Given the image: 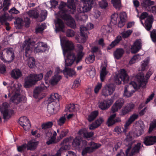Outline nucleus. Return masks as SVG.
Segmentation results:
<instances>
[{"instance_id": "f257e3e1", "label": "nucleus", "mask_w": 156, "mask_h": 156, "mask_svg": "<svg viewBox=\"0 0 156 156\" xmlns=\"http://www.w3.org/2000/svg\"><path fill=\"white\" fill-rule=\"evenodd\" d=\"M76 0H69L67 2L68 7L70 9L69 11L66 10V4L63 2H61L59 7V11L57 14H55L56 19L54 21L55 26V31L56 32L62 31L64 32L65 25L62 21L59 18V17L63 19L66 21L68 26L74 28L76 26L74 19L69 15V13H73L75 11Z\"/></svg>"}, {"instance_id": "f03ea898", "label": "nucleus", "mask_w": 156, "mask_h": 156, "mask_svg": "<svg viewBox=\"0 0 156 156\" xmlns=\"http://www.w3.org/2000/svg\"><path fill=\"white\" fill-rule=\"evenodd\" d=\"M60 39L65 66H70L76 59L75 54L72 51L74 49V45L72 41L66 40L65 37H60Z\"/></svg>"}, {"instance_id": "7ed1b4c3", "label": "nucleus", "mask_w": 156, "mask_h": 156, "mask_svg": "<svg viewBox=\"0 0 156 156\" xmlns=\"http://www.w3.org/2000/svg\"><path fill=\"white\" fill-rule=\"evenodd\" d=\"M135 80L138 82L137 83L135 82H132L128 85L125 87L123 95L125 97L128 98L132 95L134 92L133 90H131L133 87L137 89L140 86L143 88L146 87L147 81L144 78V74L143 73L138 74L135 77Z\"/></svg>"}, {"instance_id": "20e7f679", "label": "nucleus", "mask_w": 156, "mask_h": 156, "mask_svg": "<svg viewBox=\"0 0 156 156\" xmlns=\"http://www.w3.org/2000/svg\"><path fill=\"white\" fill-rule=\"evenodd\" d=\"M35 44L34 42L28 38L25 40L22 45L23 49L25 51V55L24 58L27 60L28 66L30 68H33L35 66L34 58L30 56Z\"/></svg>"}, {"instance_id": "39448f33", "label": "nucleus", "mask_w": 156, "mask_h": 156, "mask_svg": "<svg viewBox=\"0 0 156 156\" xmlns=\"http://www.w3.org/2000/svg\"><path fill=\"white\" fill-rule=\"evenodd\" d=\"M81 1L83 3V6L77 9L78 13L75 15V18L78 21H85L87 19V16L82 13L90 11L91 9L93 3V0H81Z\"/></svg>"}, {"instance_id": "423d86ee", "label": "nucleus", "mask_w": 156, "mask_h": 156, "mask_svg": "<svg viewBox=\"0 0 156 156\" xmlns=\"http://www.w3.org/2000/svg\"><path fill=\"white\" fill-rule=\"evenodd\" d=\"M53 73V71L51 70L47 71L44 77L45 84H41L40 86L36 88L34 90L33 95L35 98H38L39 99H41L43 98L42 96V90L48 87L49 85V78L52 75Z\"/></svg>"}, {"instance_id": "0eeeda50", "label": "nucleus", "mask_w": 156, "mask_h": 156, "mask_svg": "<svg viewBox=\"0 0 156 156\" xmlns=\"http://www.w3.org/2000/svg\"><path fill=\"white\" fill-rule=\"evenodd\" d=\"M21 87V85L19 83L15 84L13 87H11V90L9 91L8 94L9 97L10 96V92H12V96L10 101L12 102L15 104H18L22 100L25 98L24 97L22 96L20 94V91Z\"/></svg>"}, {"instance_id": "6e6552de", "label": "nucleus", "mask_w": 156, "mask_h": 156, "mask_svg": "<svg viewBox=\"0 0 156 156\" xmlns=\"http://www.w3.org/2000/svg\"><path fill=\"white\" fill-rule=\"evenodd\" d=\"M140 22L147 30H149L151 27L154 18L152 15H149L147 12L142 13L140 16Z\"/></svg>"}, {"instance_id": "1a4fd4ad", "label": "nucleus", "mask_w": 156, "mask_h": 156, "mask_svg": "<svg viewBox=\"0 0 156 156\" xmlns=\"http://www.w3.org/2000/svg\"><path fill=\"white\" fill-rule=\"evenodd\" d=\"M43 77L42 73L30 74L26 78L24 86L26 88L29 87L34 84L36 82L42 79Z\"/></svg>"}, {"instance_id": "9d476101", "label": "nucleus", "mask_w": 156, "mask_h": 156, "mask_svg": "<svg viewBox=\"0 0 156 156\" xmlns=\"http://www.w3.org/2000/svg\"><path fill=\"white\" fill-rule=\"evenodd\" d=\"M129 79L126 70L123 69H121L116 74L115 76L114 77V82L117 84H120L122 81L124 82H127Z\"/></svg>"}, {"instance_id": "9b49d317", "label": "nucleus", "mask_w": 156, "mask_h": 156, "mask_svg": "<svg viewBox=\"0 0 156 156\" xmlns=\"http://www.w3.org/2000/svg\"><path fill=\"white\" fill-rule=\"evenodd\" d=\"M6 53V56L8 60L6 61L3 57V52H1L0 53V58L3 62L6 63H10L12 62L14 58V52L13 49L12 48H7L5 49L4 50Z\"/></svg>"}, {"instance_id": "f8f14e48", "label": "nucleus", "mask_w": 156, "mask_h": 156, "mask_svg": "<svg viewBox=\"0 0 156 156\" xmlns=\"http://www.w3.org/2000/svg\"><path fill=\"white\" fill-rule=\"evenodd\" d=\"M89 147H87L84 148L82 151V155L85 156L87 153H90L94 151L96 149L100 147L101 145L97 144L94 142L90 143L88 144Z\"/></svg>"}, {"instance_id": "ddd939ff", "label": "nucleus", "mask_w": 156, "mask_h": 156, "mask_svg": "<svg viewBox=\"0 0 156 156\" xmlns=\"http://www.w3.org/2000/svg\"><path fill=\"white\" fill-rule=\"evenodd\" d=\"M115 86L112 83L106 84L102 90V94L105 96H108L112 94L115 90Z\"/></svg>"}, {"instance_id": "4468645a", "label": "nucleus", "mask_w": 156, "mask_h": 156, "mask_svg": "<svg viewBox=\"0 0 156 156\" xmlns=\"http://www.w3.org/2000/svg\"><path fill=\"white\" fill-rule=\"evenodd\" d=\"M136 125L138 127H140V129L136 130V131H134L133 133L132 132H129L127 135H130L132 137V135L134 137H138L143 134L144 126L143 122L141 120H139L136 122Z\"/></svg>"}, {"instance_id": "2eb2a0df", "label": "nucleus", "mask_w": 156, "mask_h": 156, "mask_svg": "<svg viewBox=\"0 0 156 156\" xmlns=\"http://www.w3.org/2000/svg\"><path fill=\"white\" fill-rule=\"evenodd\" d=\"M59 103L49 102L47 106V111L49 115L56 113L59 109Z\"/></svg>"}, {"instance_id": "dca6fc26", "label": "nucleus", "mask_w": 156, "mask_h": 156, "mask_svg": "<svg viewBox=\"0 0 156 156\" xmlns=\"http://www.w3.org/2000/svg\"><path fill=\"white\" fill-rule=\"evenodd\" d=\"M19 122L23 129L26 131L28 130L30 128L31 125L30 121L26 116H22L20 118Z\"/></svg>"}, {"instance_id": "f3484780", "label": "nucleus", "mask_w": 156, "mask_h": 156, "mask_svg": "<svg viewBox=\"0 0 156 156\" xmlns=\"http://www.w3.org/2000/svg\"><path fill=\"white\" fill-rule=\"evenodd\" d=\"M115 99V97H112L110 99L105 100L99 102L98 106L102 110H105L108 108L113 103Z\"/></svg>"}, {"instance_id": "a211bd4d", "label": "nucleus", "mask_w": 156, "mask_h": 156, "mask_svg": "<svg viewBox=\"0 0 156 156\" xmlns=\"http://www.w3.org/2000/svg\"><path fill=\"white\" fill-rule=\"evenodd\" d=\"M8 105L6 102L4 103L2 105L1 108V113L5 119H9L11 116V112L8 109Z\"/></svg>"}, {"instance_id": "6ab92c4d", "label": "nucleus", "mask_w": 156, "mask_h": 156, "mask_svg": "<svg viewBox=\"0 0 156 156\" xmlns=\"http://www.w3.org/2000/svg\"><path fill=\"white\" fill-rule=\"evenodd\" d=\"M46 134L47 136H50L46 142L48 145L55 143L57 142L56 140L57 133L55 131L53 130L49 131L46 133Z\"/></svg>"}, {"instance_id": "aec40b11", "label": "nucleus", "mask_w": 156, "mask_h": 156, "mask_svg": "<svg viewBox=\"0 0 156 156\" xmlns=\"http://www.w3.org/2000/svg\"><path fill=\"white\" fill-rule=\"evenodd\" d=\"M133 138L130 135H127L126 138L124 140L125 144H128L129 146L128 147L126 151V156H132L133 154H132V149L131 148V145L132 142L131 140Z\"/></svg>"}, {"instance_id": "412c9836", "label": "nucleus", "mask_w": 156, "mask_h": 156, "mask_svg": "<svg viewBox=\"0 0 156 156\" xmlns=\"http://www.w3.org/2000/svg\"><path fill=\"white\" fill-rule=\"evenodd\" d=\"M124 103V100L122 98H119L116 101L112 108V112H115L120 109Z\"/></svg>"}, {"instance_id": "4be33fe9", "label": "nucleus", "mask_w": 156, "mask_h": 156, "mask_svg": "<svg viewBox=\"0 0 156 156\" xmlns=\"http://www.w3.org/2000/svg\"><path fill=\"white\" fill-rule=\"evenodd\" d=\"M36 45L34 51L35 53L42 52L48 49L47 45L43 42L38 43Z\"/></svg>"}, {"instance_id": "5701e85b", "label": "nucleus", "mask_w": 156, "mask_h": 156, "mask_svg": "<svg viewBox=\"0 0 156 156\" xmlns=\"http://www.w3.org/2000/svg\"><path fill=\"white\" fill-rule=\"evenodd\" d=\"M80 38L76 36L75 39L78 42L84 43L86 42L88 38V36L87 34L85 32V31L83 30L82 27H80Z\"/></svg>"}, {"instance_id": "b1692460", "label": "nucleus", "mask_w": 156, "mask_h": 156, "mask_svg": "<svg viewBox=\"0 0 156 156\" xmlns=\"http://www.w3.org/2000/svg\"><path fill=\"white\" fill-rule=\"evenodd\" d=\"M107 64L106 62H104L102 63L100 68V77L101 81L104 80L105 76L108 73V72L106 69Z\"/></svg>"}, {"instance_id": "393cba45", "label": "nucleus", "mask_w": 156, "mask_h": 156, "mask_svg": "<svg viewBox=\"0 0 156 156\" xmlns=\"http://www.w3.org/2000/svg\"><path fill=\"white\" fill-rule=\"evenodd\" d=\"M142 46L141 39L136 40L131 48V52L133 53H136L141 48Z\"/></svg>"}, {"instance_id": "a878e982", "label": "nucleus", "mask_w": 156, "mask_h": 156, "mask_svg": "<svg viewBox=\"0 0 156 156\" xmlns=\"http://www.w3.org/2000/svg\"><path fill=\"white\" fill-rule=\"evenodd\" d=\"M104 121V118L102 117H100L89 126V128L90 130L94 129L100 126Z\"/></svg>"}, {"instance_id": "bb28decb", "label": "nucleus", "mask_w": 156, "mask_h": 156, "mask_svg": "<svg viewBox=\"0 0 156 156\" xmlns=\"http://www.w3.org/2000/svg\"><path fill=\"white\" fill-rule=\"evenodd\" d=\"M144 143L147 146L151 145L156 143V136H147L144 139Z\"/></svg>"}, {"instance_id": "cd10ccee", "label": "nucleus", "mask_w": 156, "mask_h": 156, "mask_svg": "<svg viewBox=\"0 0 156 156\" xmlns=\"http://www.w3.org/2000/svg\"><path fill=\"white\" fill-rule=\"evenodd\" d=\"M134 105L132 103L127 105L124 108H123L121 112L120 113L121 116H124L129 112H131L134 109Z\"/></svg>"}, {"instance_id": "c85d7f7f", "label": "nucleus", "mask_w": 156, "mask_h": 156, "mask_svg": "<svg viewBox=\"0 0 156 156\" xmlns=\"http://www.w3.org/2000/svg\"><path fill=\"white\" fill-rule=\"evenodd\" d=\"M77 59L78 61H79L83 58L85 53L83 51V47L81 45L77 44Z\"/></svg>"}, {"instance_id": "c756f323", "label": "nucleus", "mask_w": 156, "mask_h": 156, "mask_svg": "<svg viewBox=\"0 0 156 156\" xmlns=\"http://www.w3.org/2000/svg\"><path fill=\"white\" fill-rule=\"evenodd\" d=\"M38 142L35 140H32L29 141L27 144V150H34L37 147Z\"/></svg>"}, {"instance_id": "7c9ffc66", "label": "nucleus", "mask_w": 156, "mask_h": 156, "mask_svg": "<svg viewBox=\"0 0 156 156\" xmlns=\"http://www.w3.org/2000/svg\"><path fill=\"white\" fill-rule=\"evenodd\" d=\"M127 19V15L125 12H122L120 14V20L119 21L118 25L119 27H122L125 23Z\"/></svg>"}, {"instance_id": "2f4dec72", "label": "nucleus", "mask_w": 156, "mask_h": 156, "mask_svg": "<svg viewBox=\"0 0 156 156\" xmlns=\"http://www.w3.org/2000/svg\"><path fill=\"white\" fill-rule=\"evenodd\" d=\"M13 18L12 16L9 17L8 13H5L1 16L0 17V21L2 24L5 23L6 25H8L9 23L6 22L7 20L11 21Z\"/></svg>"}, {"instance_id": "473e14b6", "label": "nucleus", "mask_w": 156, "mask_h": 156, "mask_svg": "<svg viewBox=\"0 0 156 156\" xmlns=\"http://www.w3.org/2000/svg\"><path fill=\"white\" fill-rule=\"evenodd\" d=\"M149 61L150 59L148 57L141 62V65L139 68L138 70L140 71H143L145 70L147 68Z\"/></svg>"}, {"instance_id": "72a5a7b5", "label": "nucleus", "mask_w": 156, "mask_h": 156, "mask_svg": "<svg viewBox=\"0 0 156 156\" xmlns=\"http://www.w3.org/2000/svg\"><path fill=\"white\" fill-rule=\"evenodd\" d=\"M64 74L66 75V77H67V76H73L76 75V72L72 69H68L66 68L63 71Z\"/></svg>"}, {"instance_id": "f704fd0d", "label": "nucleus", "mask_w": 156, "mask_h": 156, "mask_svg": "<svg viewBox=\"0 0 156 156\" xmlns=\"http://www.w3.org/2000/svg\"><path fill=\"white\" fill-rule=\"evenodd\" d=\"M79 135H83V136L86 138H89L92 137L94 135L92 132H88L85 129H81L78 132Z\"/></svg>"}, {"instance_id": "c9c22d12", "label": "nucleus", "mask_w": 156, "mask_h": 156, "mask_svg": "<svg viewBox=\"0 0 156 156\" xmlns=\"http://www.w3.org/2000/svg\"><path fill=\"white\" fill-rule=\"evenodd\" d=\"M62 76L60 75L54 74L52 78L50 80L49 82L52 85H55L60 80Z\"/></svg>"}, {"instance_id": "e433bc0d", "label": "nucleus", "mask_w": 156, "mask_h": 156, "mask_svg": "<svg viewBox=\"0 0 156 156\" xmlns=\"http://www.w3.org/2000/svg\"><path fill=\"white\" fill-rule=\"evenodd\" d=\"M11 75L12 78L17 79L21 76L22 73L20 69H15L12 70L11 73Z\"/></svg>"}, {"instance_id": "4c0bfd02", "label": "nucleus", "mask_w": 156, "mask_h": 156, "mask_svg": "<svg viewBox=\"0 0 156 156\" xmlns=\"http://www.w3.org/2000/svg\"><path fill=\"white\" fill-rule=\"evenodd\" d=\"M59 96L57 93H53L51 95L50 97L48 98V101L49 103L55 102L59 103Z\"/></svg>"}, {"instance_id": "58836bf2", "label": "nucleus", "mask_w": 156, "mask_h": 156, "mask_svg": "<svg viewBox=\"0 0 156 156\" xmlns=\"http://www.w3.org/2000/svg\"><path fill=\"white\" fill-rule=\"evenodd\" d=\"M77 105H75L73 104H70L68 105L66 107V112H72L77 111L79 110Z\"/></svg>"}, {"instance_id": "ea45409f", "label": "nucleus", "mask_w": 156, "mask_h": 156, "mask_svg": "<svg viewBox=\"0 0 156 156\" xmlns=\"http://www.w3.org/2000/svg\"><path fill=\"white\" fill-rule=\"evenodd\" d=\"M78 136L76 137L74 139L73 141L72 142V145L74 147H75L76 148H78L80 145L82 140L80 136Z\"/></svg>"}, {"instance_id": "a19ab883", "label": "nucleus", "mask_w": 156, "mask_h": 156, "mask_svg": "<svg viewBox=\"0 0 156 156\" xmlns=\"http://www.w3.org/2000/svg\"><path fill=\"white\" fill-rule=\"evenodd\" d=\"M124 51L122 48L117 49L114 53V55L115 58L116 59H119L122 56Z\"/></svg>"}, {"instance_id": "79ce46f5", "label": "nucleus", "mask_w": 156, "mask_h": 156, "mask_svg": "<svg viewBox=\"0 0 156 156\" xmlns=\"http://www.w3.org/2000/svg\"><path fill=\"white\" fill-rule=\"evenodd\" d=\"M122 40V37L120 36H118L108 46V49H110L115 46Z\"/></svg>"}, {"instance_id": "37998d69", "label": "nucleus", "mask_w": 156, "mask_h": 156, "mask_svg": "<svg viewBox=\"0 0 156 156\" xmlns=\"http://www.w3.org/2000/svg\"><path fill=\"white\" fill-rule=\"evenodd\" d=\"M141 4L142 5L145 7L147 10V8L148 9L150 5L154 4V2L150 0H143Z\"/></svg>"}, {"instance_id": "c03bdc74", "label": "nucleus", "mask_w": 156, "mask_h": 156, "mask_svg": "<svg viewBox=\"0 0 156 156\" xmlns=\"http://www.w3.org/2000/svg\"><path fill=\"white\" fill-rule=\"evenodd\" d=\"M98 112L97 111L92 112L88 116L87 119L88 121L90 122L94 120L98 115Z\"/></svg>"}, {"instance_id": "a18cd8bd", "label": "nucleus", "mask_w": 156, "mask_h": 156, "mask_svg": "<svg viewBox=\"0 0 156 156\" xmlns=\"http://www.w3.org/2000/svg\"><path fill=\"white\" fill-rule=\"evenodd\" d=\"M15 24V26L17 29H20L21 27L23 25V22L21 19L20 18H17L16 19V22H14Z\"/></svg>"}, {"instance_id": "49530a36", "label": "nucleus", "mask_w": 156, "mask_h": 156, "mask_svg": "<svg viewBox=\"0 0 156 156\" xmlns=\"http://www.w3.org/2000/svg\"><path fill=\"white\" fill-rule=\"evenodd\" d=\"M116 116L115 113H114L113 114L111 115L109 118L108 121V126H111L115 122V118Z\"/></svg>"}, {"instance_id": "de8ad7c7", "label": "nucleus", "mask_w": 156, "mask_h": 156, "mask_svg": "<svg viewBox=\"0 0 156 156\" xmlns=\"http://www.w3.org/2000/svg\"><path fill=\"white\" fill-rule=\"evenodd\" d=\"M111 2L116 9L119 10L121 7L120 0H112Z\"/></svg>"}, {"instance_id": "09e8293b", "label": "nucleus", "mask_w": 156, "mask_h": 156, "mask_svg": "<svg viewBox=\"0 0 156 156\" xmlns=\"http://www.w3.org/2000/svg\"><path fill=\"white\" fill-rule=\"evenodd\" d=\"M95 56L93 54L89 55L86 58L85 62L87 63L90 64L93 62L95 60Z\"/></svg>"}, {"instance_id": "8fccbe9b", "label": "nucleus", "mask_w": 156, "mask_h": 156, "mask_svg": "<svg viewBox=\"0 0 156 156\" xmlns=\"http://www.w3.org/2000/svg\"><path fill=\"white\" fill-rule=\"evenodd\" d=\"M156 103V99L155 100ZM156 129V119L152 121L150 124L149 129V133H151L153 130Z\"/></svg>"}, {"instance_id": "3c124183", "label": "nucleus", "mask_w": 156, "mask_h": 156, "mask_svg": "<svg viewBox=\"0 0 156 156\" xmlns=\"http://www.w3.org/2000/svg\"><path fill=\"white\" fill-rule=\"evenodd\" d=\"M28 15L30 17L37 18L38 16V12L36 9H34L29 11L28 12Z\"/></svg>"}, {"instance_id": "603ef678", "label": "nucleus", "mask_w": 156, "mask_h": 156, "mask_svg": "<svg viewBox=\"0 0 156 156\" xmlns=\"http://www.w3.org/2000/svg\"><path fill=\"white\" fill-rule=\"evenodd\" d=\"M112 30L111 28L108 26H104L102 27L101 31L105 35L109 33Z\"/></svg>"}, {"instance_id": "864d4df0", "label": "nucleus", "mask_w": 156, "mask_h": 156, "mask_svg": "<svg viewBox=\"0 0 156 156\" xmlns=\"http://www.w3.org/2000/svg\"><path fill=\"white\" fill-rule=\"evenodd\" d=\"M46 27L45 24H42L38 25L36 29V33H41L42 31L46 28Z\"/></svg>"}, {"instance_id": "5fc2aeb1", "label": "nucleus", "mask_w": 156, "mask_h": 156, "mask_svg": "<svg viewBox=\"0 0 156 156\" xmlns=\"http://www.w3.org/2000/svg\"><path fill=\"white\" fill-rule=\"evenodd\" d=\"M133 32L132 30H129L126 31H124L122 32L121 34L123 38H126L129 37Z\"/></svg>"}, {"instance_id": "6e6d98bb", "label": "nucleus", "mask_w": 156, "mask_h": 156, "mask_svg": "<svg viewBox=\"0 0 156 156\" xmlns=\"http://www.w3.org/2000/svg\"><path fill=\"white\" fill-rule=\"evenodd\" d=\"M11 0H4L3 5L4 6L3 10L4 11L7 10L9 8V7L10 5Z\"/></svg>"}, {"instance_id": "4d7b16f0", "label": "nucleus", "mask_w": 156, "mask_h": 156, "mask_svg": "<svg viewBox=\"0 0 156 156\" xmlns=\"http://www.w3.org/2000/svg\"><path fill=\"white\" fill-rule=\"evenodd\" d=\"M140 144V143H137V144L132 149V152L131 154H134L135 153H138L139 152Z\"/></svg>"}, {"instance_id": "13d9d810", "label": "nucleus", "mask_w": 156, "mask_h": 156, "mask_svg": "<svg viewBox=\"0 0 156 156\" xmlns=\"http://www.w3.org/2000/svg\"><path fill=\"white\" fill-rule=\"evenodd\" d=\"M140 59V56L139 55H136L133 57L129 62V64H132L136 62Z\"/></svg>"}, {"instance_id": "bf43d9fd", "label": "nucleus", "mask_w": 156, "mask_h": 156, "mask_svg": "<svg viewBox=\"0 0 156 156\" xmlns=\"http://www.w3.org/2000/svg\"><path fill=\"white\" fill-rule=\"evenodd\" d=\"M66 121V117L65 116H62L60 117L59 118V119L58 120V124L60 126H61L62 125L65 123Z\"/></svg>"}, {"instance_id": "052dcab7", "label": "nucleus", "mask_w": 156, "mask_h": 156, "mask_svg": "<svg viewBox=\"0 0 156 156\" xmlns=\"http://www.w3.org/2000/svg\"><path fill=\"white\" fill-rule=\"evenodd\" d=\"M118 17V15L117 13H115L111 16V22L114 24H116L117 22V20Z\"/></svg>"}, {"instance_id": "680f3d73", "label": "nucleus", "mask_w": 156, "mask_h": 156, "mask_svg": "<svg viewBox=\"0 0 156 156\" xmlns=\"http://www.w3.org/2000/svg\"><path fill=\"white\" fill-rule=\"evenodd\" d=\"M94 27V26L93 24L91 23H89L87 25L86 27L82 26L80 27H82L83 30L86 31L87 30H90L92 29Z\"/></svg>"}, {"instance_id": "e2e57ef3", "label": "nucleus", "mask_w": 156, "mask_h": 156, "mask_svg": "<svg viewBox=\"0 0 156 156\" xmlns=\"http://www.w3.org/2000/svg\"><path fill=\"white\" fill-rule=\"evenodd\" d=\"M17 150L19 152H22L27 149V145L26 144H24L20 146L17 147Z\"/></svg>"}, {"instance_id": "0e129e2a", "label": "nucleus", "mask_w": 156, "mask_h": 156, "mask_svg": "<svg viewBox=\"0 0 156 156\" xmlns=\"http://www.w3.org/2000/svg\"><path fill=\"white\" fill-rule=\"evenodd\" d=\"M53 125L52 122H50L43 124L42 125V129H45L48 128H51Z\"/></svg>"}, {"instance_id": "69168bd1", "label": "nucleus", "mask_w": 156, "mask_h": 156, "mask_svg": "<svg viewBox=\"0 0 156 156\" xmlns=\"http://www.w3.org/2000/svg\"><path fill=\"white\" fill-rule=\"evenodd\" d=\"M87 72L90 76L91 77H93L95 75V70L93 68H88Z\"/></svg>"}, {"instance_id": "338daca9", "label": "nucleus", "mask_w": 156, "mask_h": 156, "mask_svg": "<svg viewBox=\"0 0 156 156\" xmlns=\"http://www.w3.org/2000/svg\"><path fill=\"white\" fill-rule=\"evenodd\" d=\"M67 36L69 37H72L75 35V33L74 31L71 29H68L66 31Z\"/></svg>"}, {"instance_id": "774afa93", "label": "nucleus", "mask_w": 156, "mask_h": 156, "mask_svg": "<svg viewBox=\"0 0 156 156\" xmlns=\"http://www.w3.org/2000/svg\"><path fill=\"white\" fill-rule=\"evenodd\" d=\"M99 5L102 8H105L108 6V4L105 0H103L99 2Z\"/></svg>"}]
</instances>
